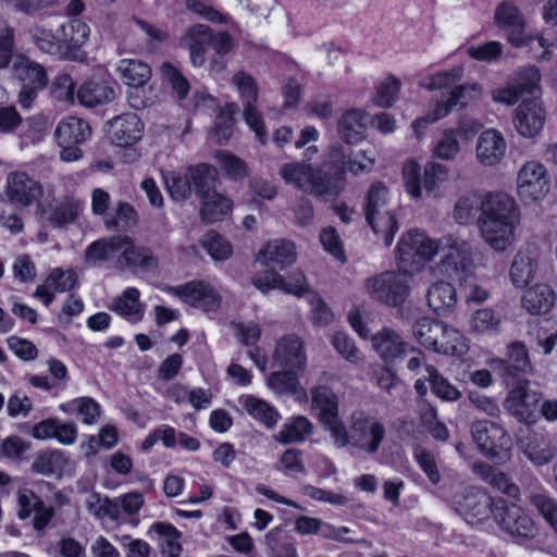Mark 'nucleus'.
Segmentation results:
<instances>
[{"mask_svg": "<svg viewBox=\"0 0 557 557\" xmlns=\"http://www.w3.org/2000/svg\"><path fill=\"white\" fill-rule=\"evenodd\" d=\"M342 180V176L324 169L312 170L305 191L326 201L339 194Z\"/></svg>", "mask_w": 557, "mask_h": 557, "instance_id": "obj_33", "label": "nucleus"}, {"mask_svg": "<svg viewBox=\"0 0 557 557\" xmlns=\"http://www.w3.org/2000/svg\"><path fill=\"white\" fill-rule=\"evenodd\" d=\"M265 544L271 557H297L294 543L281 528H275L267 533Z\"/></svg>", "mask_w": 557, "mask_h": 557, "instance_id": "obj_59", "label": "nucleus"}, {"mask_svg": "<svg viewBox=\"0 0 557 557\" xmlns=\"http://www.w3.org/2000/svg\"><path fill=\"white\" fill-rule=\"evenodd\" d=\"M517 188L520 198L525 202L542 199L549 189L544 165L535 161L525 163L518 173Z\"/></svg>", "mask_w": 557, "mask_h": 557, "instance_id": "obj_16", "label": "nucleus"}, {"mask_svg": "<svg viewBox=\"0 0 557 557\" xmlns=\"http://www.w3.org/2000/svg\"><path fill=\"white\" fill-rule=\"evenodd\" d=\"M523 454L535 466H544L554 459L556 448L544 434L534 433L527 436Z\"/></svg>", "mask_w": 557, "mask_h": 557, "instance_id": "obj_39", "label": "nucleus"}, {"mask_svg": "<svg viewBox=\"0 0 557 557\" xmlns=\"http://www.w3.org/2000/svg\"><path fill=\"white\" fill-rule=\"evenodd\" d=\"M215 160L226 177L232 181H243L249 174L247 163L230 151H216Z\"/></svg>", "mask_w": 557, "mask_h": 557, "instance_id": "obj_60", "label": "nucleus"}, {"mask_svg": "<svg viewBox=\"0 0 557 557\" xmlns=\"http://www.w3.org/2000/svg\"><path fill=\"white\" fill-rule=\"evenodd\" d=\"M122 239L123 248L115 261L116 269L121 271L125 269L152 270L157 267V259L150 249L135 246L128 236L124 235Z\"/></svg>", "mask_w": 557, "mask_h": 557, "instance_id": "obj_25", "label": "nucleus"}, {"mask_svg": "<svg viewBox=\"0 0 557 557\" xmlns=\"http://www.w3.org/2000/svg\"><path fill=\"white\" fill-rule=\"evenodd\" d=\"M448 169L440 163L429 162L424 166L421 178L420 166L416 161H407L403 168V180L406 191L412 198H420L422 189L428 196H437L438 187L447 180Z\"/></svg>", "mask_w": 557, "mask_h": 557, "instance_id": "obj_10", "label": "nucleus"}, {"mask_svg": "<svg viewBox=\"0 0 557 557\" xmlns=\"http://www.w3.org/2000/svg\"><path fill=\"white\" fill-rule=\"evenodd\" d=\"M513 385L505 399V408L518 421L525 424L535 423L542 399L541 393L532 388L531 383L527 380H518Z\"/></svg>", "mask_w": 557, "mask_h": 557, "instance_id": "obj_14", "label": "nucleus"}, {"mask_svg": "<svg viewBox=\"0 0 557 557\" xmlns=\"http://www.w3.org/2000/svg\"><path fill=\"white\" fill-rule=\"evenodd\" d=\"M231 83L236 87L243 101V116L249 128L256 134L261 145L268 141V132L261 112L257 108L259 87L256 79L247 72L235 73Z\"/></svg>", "mask_w": 557, "mask_h": 557, "instance_id": "obj_8", "label": "nucleus"}, {"mask_svg": "<svg viewBox=\"0 0 557 557\" xmlns=\"http://www.w3.org/2000/svg\"><path fill=\"white\" fill-rule=\"evenodd\" d=\"M14 76L21 82L18 103L23 109H29L37 99L39 91L49 83L46 69L26 57L18 58L13 65Z\"/></svg>", "mask_w": 557, "mask_h": 557, "instance_id": "obj_12", "label": "nucleus"}, {"mask_svg": "<svg viewBox=\"0 0 557 557\" xmlns=\"http://www.w3.org/2000/svg\"><path fill=\"white\" fill-rule=\"evenodd\" d=\"M472 332L482 336H494L502 331L503 319L499 312L483 308L475 310L469 320Z\"/></svg>", "mask_w": 557, "mask_h": 557, "instance_id": "obj_43", "label": "nucleus"}, {"mask_svg": "<svg viewBox=\"0 0 557 557\" xmlns=\"http://www.w3.org/2000/svg\"><path fill=\"white\" fill-rule=\"evenodd\" d=\"M200 216L206 223L220 221L233 209V201L224 194L216 190L208 195V198H201Z\"/></svg>", "mask_w": 557, "mask_h": 557, "instance_id": "obj_46", "label": "nucleus"}, {"mask_svg": "<svg viewBox=\"0 0 557 557\" xmlns=\"http://www.w3.org/2000/svg\"><path fill=\"white\" fill-rule=\"evenodd\" d=\"M348 321L360 337H371L373 349L386 362H394L396 359L408 355V351H416V347L404 341L401 335L393 329L383 327L371 336L370 330L363 323L358 310L349 311Z\"/></svg>", "mask_w": 557, "mask_h": 557, "instance_id": "obj_4", "label": "nucleus"}, {"mask_svg": "<svg viewBox=\"0 0 557 557\" xmlns=\"http://www.w3.org/2000/svg\"><path fill=\"white\" fill-rule=\"evenodd\" d=\"M482 94V88L479 84H461L453 88L446 101L436 102L432 112L417 119L412 123L413 129L419 133L420 128L426 127L429 124L435 123L438 120L449 114L451 110L462 109L470 102L479 99Z\"/></svg>", "mask_w": 557, "mask_h": 557, "instance_id": "obj_13", "label": "nucleus"}, {"mask_svg": "<svg viewBox=\"0 0 557 557\" xmlns=\"http://www.w3.org/2000/svg\"><path fill=\"white\" fill-rule=\"evenodd\" d=\"M86 508L97 519L108 517L112 521H116L121 516L119 502L109 497H101L98 493H92L88 496Z\"/></svg>", "mask_w": 557, "mask_h": 557, "instance_id": "obj_54", "label": "nucleus"}, {"mask_svg": "<svg viewBox=\"0 0 557 557\" xmlns=\"http://www.w3.org/2000/svg\"><path fill=\"white\" fill-rule=\"evenodd\" d=\"M451 504L469 524H479L493 513L495 499L478 487L467 486L455 493Z\"/></svg>", "mask_w": 557, "mask_h": 557, "instance_id": "obj_11", "label": "nucleus"}, {"mask_svg": "<svg viewBox=\"0 0 557 557\" xmlns=\"http://www.w3.org/2000/svg\"><path fill=\"white\" fill-rule=\"evenodd\" d=\"M61 40L64 42L63 59L75 62H85L87 53L82 47L87 42L90 29L89 26L77 18L71 20L60 27Z\"/></svg>", "mask_w": 557, "mask_h": 557, "instance_id": "obj_20", "label": "nucleus"}, {"mask_svg": "<svg viewBox=\"0 0 557 557\" xmlns=\"http://www.w3.org/2000/svg\"><path fill=\"white\" fill-rule=\"evenodd\" d=\"M429 307L438 315H446L454 311L457 304L455 286L445 281L433 283L426 294Z\"/></svg>", "mask_w": 557, "mask_h": 557, "instance_id": "obj_34", "label": "nucleus"}, {"mask_svg": "<svg viewBox=\"0 0 557 557\" xmlns=\"http://www.w3.org/2000/svg\"><path fill=\"white\" fill-rule=\"evenodd\" d=\"M351 432L352 449L370 456L377 454L386 437L384 423L363 410L351 412Z\"/></svg>", "mask_w": 557, "mask_h": 557, "instance_id": "obj_9", "label": "nucleus"}, {"mask_svg": "<svg viewBox=\"0 0 557 557\" xmlns=\"http://www.w3.org/2000/svg\"><path fill=\"white\" fill-rule=\"evenodd\" d=\"M33 44L42 52L63 59L64 42L61 37L42 25H34L28 30Z\"/></svg>", "mask_w": 557, "mask_h": 557, "instance_id": "obj_49", "label": "nucleus"}, {"mask_svg": "<svg viewBox=\"0 0 557 557\" xmlns=\"http://www.w3.org/2000/svg\"><path fill=\"white\" fill-rule=\"evenodd\" d=\"M259 259L265 264H276L284 269L296 260L295 245L282 238L271 240L260 250Z\"/></svg>", "mask_w": 557, "mask_h": 557, "instance_id": "obj_36", "label": "nucleus"}, {"mask_svg": "<svg viewBox=\"0 0 557 557\" xmlns=\"http://www.w3.org/2000/svg\"><path fill=\"white\" fill-rule=\"evenodd\" d=\"M122 235H115L102 238L90 244L85 252L87 263L96 264L108 261L114 257L117 258L121 248H123Z\"/></svg>", "mask_w": 557, "mask_h": 557, "instance_id": "obj_44", "label": "nucleus"}, {"mask_svg": "<svg viewBox=\"0 0 557 557\" xmlns=\"http://www.w3.org/2000/svg\"><path fill=\"white\" fill-rule=\"evenodd\" d=\"M545 112L537 98L523 100L516 109L515 126L524 137L536 136L545 124Z\"/></svg>", "mask_w": 557, "mask_h": 557, "instance_id": "obj_22", "label": "nucleus"}, {"mask_svg": "<svg viewBox=\"0 0 557 557\" xmlns=\"http://www.w3.org/2000/svg\"><path fill=\"white\" fill-rule=\"evenodd\" d=\"M503 366L502 377L507 385L515 384L520 373L530 369V360L525 346L521 342H515L508 346L506 359L499 360Z\"/></svg>", "mask_w": 557, "mask_h": 557, "instance_id": "obj_31", "label": "nucleus"}, {"mask_svg": "<svg viewBox=\"0 0 557 557\" xmlns=\"http://www.w3.org/2000/svg\"><path fill=\"white\" fill-rule=\"evenodd\" d=\"M539 268V252L534 247L520 249L511 263L509 275L516 287L527 286L534 277Z\"/></svg>", "mask_w": 557, "mask_h": 557, "instance_id": "obj_26", "label": "nucleus"}, {"mask_svg": "<svg viewBox=\"0 0 557 557\" xmlns=\"http://www.w3.org/2000/svg\"><path fill=\"white\" fill-rule=\"evenodd\" d=\"M480 230L485 242L497 251H505L515 240L520 213L507 194H488L481 203Z\"/></svg>", "mask_w": 557, "mask_h": 557, "instance_id": "obj_1", "label": "nucleus"}, {"mask_svg": "<svg viewBox=\"0 0 557 557\" xmlns=\"http://www.w3.org/2000/svg\"><path fill=\"white\" fill-rule=\"evenodd\" d=\"M368 114L361 109L345 111L337 121V132L348 145H356L366 137Z\"/></svg>", "mask_w": 557, "mask_h": 557, "instance_id": "obj_28", "label": "nucleus"}, {"mask_svg": "<svg viewBox=\"0 0 557 557\" xmlns=\"http://www.w3.org/2000/svg\"><path fill=\"white\" fill-rule=\"evenodd\" d=\"M312 170V166L307 163H285L280 169V175L287 184L305 191Z\"/></svg>", "mask_w": 557, "mask_h": 557, "instance_id": "obj_63", "label": "nucleus"}, {"mask_svg": "<svg viewBox=\"0 0 557 557\" xmlns=\"http://www.w3.org/2000/svg\"><path fill=\"white\" fill-rule=\"evenodd\" d=\"M471 435L480 451L490 459L506 461L512 448L511 436L499 424L490 420L472 422Z\"/></svg>", "mask_w": 557, "mask_h": 557, "instance_id": "obj_7", "label": "nucleus"}, {"mask_svg": "<svg viewBox=\"0 0 557 557\" xmlns=\"http://www.w3.org/2000/svg\"><path fill=\"white\" fill-rule=\"evenodd\" d=\"M200 243L215 261L227 260L233 253L231 243L215 231L206 233Z\"/></svg>", "mask_w": 557, "mask_h": 557, "instance_id": "obj_62", "label": "nucleus"}, {"mask_svg": "<svg viewBox=\"0 0 557 557\" xmlns=\"http://www.w3.org/2000/svg\"><path fill=\"white\" fill-rule=\"evenodd\" d=\"M522 307L532 315L547 314L556 302V295L547 284H535L522 295Z\"/></svg>", "mask_w": 557, "mask_h": 557, "instance_id": "obj_32", "label": "nucleus"}, {"mask_svg": "<svg viewBox=\"0 0 557 557\" xmlns=\"http://www.w3.org/2000/svg\"><path fill=\"white\" fill-rule=\"evenodd\" d=\"M77 285V274L73 270L53 269L46 277L44 284L38 285L33 294L41 299L45 306H50L54 299V293H66Z\"/></svg>", "mask_w": 557, "mask_h": 557, "instance_id": "obj_24", "label": "nucleus"}, {"mask_svg": "<svg viewBox=\"0 0 557 557\" xmlns=\"http://www.w3.org/2000/svg\"><path fill=\"white\" fill-rule=\"evenodd\" d=\"M108 134L111 141L116 146H133L143 137L144 123L137 114L125 113L109 122Z\"/></svg>", "mask_w": 557, "mask_h": 557, "instance_id": "obj_21", "label": "nucleus"}, {"mask_svg": "<svg viewBox=\"0 0 557 557\" xmlns=\"http://www.w3.org/2000/svg\"><path fill=\"white\" fill-rule=\"evenodd\" d=\"M295 369L275 371L268 377L269 387L276 394L293 395L297 399L307 398L305 389L300 386Z\"/></svg>", "mask_w": 557, "mask_h": 557, "instance_id": "obj_42", "label": "nucleus"}, {"mask_svg": "<svg viewBox=\"0 0 557 557\" xmlns=\"http://www.w3.org/2000/svg\"><path fill=\"white\" fill-rule=\"evenodd\" d=\"M5 195L11 203L27 207L37 201L42 195L39 182L26 173H10L7 178Z\"/></svg>", "mask_w": 557, "mask_h": 557, "instance_id": "obj_19", "label": "nucleus"}, {"mask_svg": "<svg viewBox=\"0 0 557 557\" xmlns=\"http://www.w3.org/2000/svg\"><path fill=\"white\" fill-rule=\"evenodd\" d=\"M103 222L109 231L124 230L136 224L137 213L132 205L120 201L112 212L107 214Z\"/></svg>", "mask_w": 557, "mask_h": 557, "instance_id": "obj_56", "label": "nucleus"}, {"mask_svg": "<svg viewBox=\"0 0 557 557\" xmlns=\"http://www.w3.org/2000/svg\"><path fill=\"white\" fill-rule=\"evenodd\" d=\"M211 41L212 29L202 24L189 27L182 37L181 44L188 49L190 62L195 67H200L206 63V51Z\"/></svg>", "mask_w": 557, "mask_h": 557, "instance_id": "obj_27", "label": "nucleus"}, {"mask_svg": "<svg viewBox=\"0 0 557 557\" xmlns=\"http://www.w3.org/2000/svg\"><path fill=\"white\" fill-rule=\"evenodd\" d=\"M442 333L437 337L436 346L433 351L449 355V356H463L468 349V343L465 335L457 329L442 323Z\"/></svg>", "mask_w": 557, "mask_h": 557, "instance_id": "obj_40", "label": "nucleus"}, {"mask_svg": "<svg viewBox=\"0 0 557 557\" xmlns=\"http://www.w3.org/2000/svg\"><path fill=\"white\" fill-rule=\"evenodd\" d=\"M54 136L58 145H82L91 136V128L85 120L69 116L58 124Z\"/></svg>", "mask_w": 557, "mask_h": 557, "instance_id": "obj_35", "label": "nucleus"}, {"mask_svg": "<svg viewBox=\"0 0 557 557\" xmlns=\"http://www.w3.org/2000/svg\"><path fill=\"white\" fill-rule=\"evenodd\" d=\"M495 521L511 536L532 537L535 533L533 520L513 503L503 498L495 499L493 511Z\"/></svg>", "mask_w": 557, "mask_h": 557, "instance_id": "obj_15", "label": "nucleus"}, {"mask_svg": "<svg viewBox=\"0 0 557 557\" xmlns=\"http://www.w3.org/2000/svg\"><path fill=\"white\" fill-rule=\"evenodd\" d=\"M311 399L312 408L318 410V419L321 423L339 416L338 397L329 386L312 387Z\"/></svg>", "mask_w": 557, "mask_h": 557, "instance_id": "obj_41", "label": "nucleus"}, {"mask_svg": "<svg viewBox=\"0 0 557 557\" xmlns=\"http://www.w3.org/2000/svg\"><path fill=\"white\" fill-rule=\"evenodd\" d=\"M117 71L121 79L129 87H144L151 76L150 66L137 59L121 60Z\"/></svg>", "mask_w": 557, "mask_h": 557, "instance_id": "obj_47", "label": "nucleus"}, {"mask_svg": "<svg viewBox=\"0 0 557 557\" xmlns=\"http://www.w3.org/2000/svg\"><path fill=\"white\" fill-rule=\"evenodd\" d=\"M79 102L88 108H95L114 100L113 83L102 78L86 81L77 90Z\"/></svg>", "mask_w": 557, "mask_h": 557, "instance_id": "obj_29", "label": "nucleus"}, {"mask_svg": "<svg viewBox=\"0 0 557 557\" xmlns=\"http://www.w3.org/2000/svg\"><path fill=\"white\" fill-rule=\"evenodd\" d=\"M160 539V549L162 557H178L182 552V545L178 540L181 532L172 524L165 522H156L150 528Z\"/></svg>", "mask_w": 557, "mask_h": 557, "instance_id": "obj_50", "label": "nucleus"}, {"mask_svg": "<svg viewBox=\"0 0 557 557\" xmlns=\"http://www.w3.org/2000/svg\"><path fill=\"white\" fill-rule=\"evenodd\" d=\"M312 432V423L304 416L295 417L292 422L285 423L275 440L282 444L302 442L306 435Z\"/></svg>", "mask_w": 557, "mask_h": 557, "instance_id": "obj_53", "label": "nucleus"}, {"mask_svg": "<svg viewBox=\"0 0 557 557\" xmlns=\"http://www.w3.org/2000/svg\"><path fill=\"white\" fill-rule=\"evenodd\" d=\"M69 465L65 453L53 449L40 451L32 463V470L41 475H59Z\"/></svg>", "mask_w": 557, "mask_h": 557, "instance_id": "obj_45", "label": "nucleus"}, {"mask_svg": "<svg viewBox=\"0 0 557 557\" xmlns=\"http://www.w3.org/2000/svg\"><path fill=\"white\" fill-rule=\"evenodd\" d=\"M242 404L251 417L262 422L267 428H273L280 418L278 412L272 406L257 397L246 396Z\"/></svg>", "mask_w": 557, "mask_h": 557, "instance_id": "obj_55", "label": "nucleus"}, {"mask_svg": "<svg viewBox=\"0 0 557 557\" xmlns=\"http://www.w3.org/2000/svg\"><path fill=\"white\" fill-rule=\"evenodd\" d=\"M506 141L503 135L495 129L484 131L476 144V158L486 166L495 165L505 156Z\"/></svg>", "mask_w": 557, "mask_h": 557, "instance_id": "obj_30", "label": "nucleus"}, {"mask_svg": "<svg viewBox=\"0 0 557 557\" xmlns=\"http://www.w3.org/2000/svg\"><path fill=\"white\" fill-rule=\"evenodd\" d=\"M442 323L432 318H421L412 324V334L420 345L433 350L442 333Z\"/></svg>", "mask_w": 557, "mask_h": 557, "instance_id": "obj_52", "label": "nucleus"}, {"mask_svg": "<svg viewBox=\"0 0 557 557\" xmlns=\"http://www.w3.org/2000/svg\"><path fill=\"white\" fill-rule=\"evenodd\" d=\"M473 473L502 493L516 498L519 495V487L511 483L508 476L486 462L479 461L472 465Z\"/></svg>", "mask_w": 557, "mask_h": 557, "instance_id": "obj_38", "label": "nucleus"}, {"mask_svg": "<svg viewBox=\"0 0 557 557\" xmlns=\"http://www.w3.org/2000/svg\"><path fill=\"white\" fill-rule=\"evenodd\" d=\"M82 201L70 197L58 202L51 210L49 221L53 226H62L73 223L82 210Z\"/></svg>", "mask_w": 557, "mask_h": 557, "instance_id": "obj_61", "label": "nucleus"}, {"mask_svg": "<svg viewBox=\"0 0 557 557\" xmlns=\"http://www.w3.org/2000/svg\"><path fill=\"white\" fill-rule=\"evenodd\" d=\"M494 23L499 29L506 32L507 39L513 47H525L536 39L540 47L544 49L540 59H550L553 44L542 35L528 34L527 18L513 1L505 0L497 4L494 12Z\"/></svg>", "mask_w": 557, "mask_h": 557, "instance_id": "obj_2", "label": "nucleus"}, {"mask_svg": "<svg viewBox=\"0 0 557 557\" xmlns=\"http://www.w3.org/2000/svg\"><path fill=\"white\" fill-rule=\"evenodd\" d=\"M272 363L276 367L302 370L307 363L305 343L296 334L282 336L275 345Z\"/></svg>", "mask_w": 557, "mask_h": 557, "instance_id": "obj_17", "label": "nucleus"}, {"mask_svg": "<svg viewBox=\"0 0 557 557\" xmlns=\"http://www.w3.org/2000/svg\"><path fill=\"white\" fill-rule=\"evenodd\" d=\"M169 290L183 301L206 311L214 310L220 306V296L210 284L203 281H190L184 285L170 287Z\"/></svg>", "mask_w": 557, "mask_h": 557, "instance_id": "obj_18", "label": "nucleus"}, {"mask_svg": "<svg viewBox=\"0 0 557 557\" xmlns=\"http://www.w3.org/2000/svg\"><path fill=\"white\" fill-rule=\"evenodd\" d=\"M410 270L385 271L366 281L369 296L391 307L401 305L410 293Z\"/></svg>", "mask_w": 557, "mask_h": 557, "instance_id": "obj_5", "label": "nucleus"}, {"mask_svg": "<svg viewBox=\"0 0 557 557\" xmlns=\"http://www.w3.org/2000/svg\"><path fill=\"white\" fill-rule=\"evenodd\" d=\"M425 381L430 382L431 389L437 397L446 401H455L461 397V393L434 366H425Z\"/></svg>", "mask_w": 557, "mask_h": 557, "instance_id": "obj_58", "label": "nucleus"}, {"mask_svg": "<svg viewBox=\"0 0 557 557\" xmlns=\"http://www.w3.org/2000/svg\"><path fill=\"white\" fill-rule=\"evenodd\" d=\"M109 308L133 323L139 321L143 317L139 290L135 287L126 288L122 296L112 301Z\"/></svg>", "mask_w": 557, "mask_h": 557, "instance_id": "obj_48", "label": "nucleus"}, {"mask_svg": "<svg viewBox=\"0 0 557 557\" xmlns=\"http://www.w3.org/2000/svg\"><path fill=\"white\" fill-rule=\"evenodd\" d=\"M443 250L442 243L433 240L417 230L403 234L396 247V261L399 269L418 270L423 261H430Z\"/></svg>", "mask_w": 557, "mask_h": 557, "instance_id": "obj_6", "label": "nucleus"}, {"mask_svg": "<svg viewBox=\"0 0 557 557\" xmlns=\"http://www.w3.org/2000/svg\"><path fill=\"white\" fill-rule=\"evenodd\" d=\"M366 220L373 232L381 236L385 246H391L398 223L391 209H388V188L381 182L373 183L366 197Z\"/></svg>", "mask_w": 557, "mask_h": 557, "instance_id": "obj_3", "label": "nucleus"}, {"mask_svg": "<svg viewBox=\"0 0 557 557\" xmlns=\"http://www.w3.org/2000/svg\"><path fill=\"white\" fill-rule=\"evenodd\" d=\"M20 519L25 520L35 513L33 521L34 529L37 531L44 530L54 516V509L46 506L41 498L30 490H23L18 493L17 497Z\"/></svg>", "mask_w": 557, "mask_h": 557, "instance_id": "obj_23", "label": "nucleus"}, {"mask_svg": "<svg viewBox=\"0 0 557 557\" xmlns=\"http://www.w3.org/2000/svg\"><path fill=\"white\" fill-rule=\"evenodd\" d=\"M162 178L166 190L175 201L186 200L191 196V178L188 176V168L184 173L174 171L162 172Z\"/></svg>", "mask_w": 557, "mask_h": 557, "instance_id": "obj_51", "label": "nucleus"}, {"mask_svg": "<svg viewBox=\"0 0 557 557\" xmlns=\"http://www.w3.org/2000/svg\"><path fill=\"white\" fill-rule=\"evenodd\" d=\"M529 499L557 533V502L545 491L532 493Z\"/></svg>", "mask_w": 557, "mask_h": 557, "instance_id": "obj_64", "label": "nucleus"}, {"mask_svg": "<svg viewBox=\"0 0 557 557\" xmlns=\"http://www.w3.org/2000/svg\"><path fill=\"white\" fill-rule=\"evenodd\" d=\"M238 112L235 102L226 103L216 116L211 136L220 145L227 141L233 135L234 115Z\"/></svg>", "mask_w": 557, "mask_h": 557, "instance_id": "obj_57", "label": "nucleus"}, {"mask_svg": "<svg viewBox=\"0 0 557 557\" xmlns=\"http://www.w3.org/2000/svg\"><path fill=\"white\" fill-rule=\"evenodd\" d=\"M188 176L191 178L193 190L199 199L208 198V195L215 190L219 182L218 170L207 163L188 166Z\"/></svg>", "mask_w": 557, "mask_h": 557, "instance_id": "obj_37", "label": "nucleus"}]
</instances>
